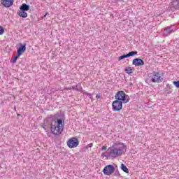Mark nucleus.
<instances>
[{
	"mask_svg": "<svg viewBox=\"0 0 179 179\" xmlns=\"http://www.w3.org/2000/svg\"><path fill=\"white\" fill-rule=\"evenodd\" d=\"M125 149L124 143L115 142L110 148H108L109 152L102 153L103 157H108L109 159H115L118 156H122Z\"/></svg>",
	"mask_w": 179,
	"mask_h": 179,
	"instance_id": "f257e3e1",
	"label": "nucleus"
},
{
	"mask_svg": "<svg viewBox=\"0 0 179 179\" xmlns=\"http://www.w3.org/2000/svg\"><path fill=\"white\" fill-rule=\"evenodd\" d=\"M65 117L63 116L62 119H56L52 120L50 131L53 135H61L62 131H64V121Z\"/></svg>",
	"mask_w": 179,
	"mask_h": 179,
	"instance_id": "f03ea898",
	"label": "nucleus"
},
{
	"mask_svg": "<svg viewBox=\"0 0 179 179\" xmlns=\"http://www.w3.org/2000/svg\"><path fill=\"white\" fill-rule=\"evenodd\" d=\"M164 78L159 72L154 71L148 75V78L145 80L146 83L152 85V83H160L163 82Z\"/></svg>",
	"mask_w": 179,
	"mask_h": 179,
	"instance_id": "7ed1b4c3",
	"label": "nucleus"
},
{
	"mask_svg": "<svg viewBox=\"0 0 179 179\" xmlns=\"http://www.w3.org/2000/svg\"><path fill=\"white\" fill-rule=\"evenodd\" d=\"M115 100L119 101H122L124 104H127V103H129V96L125 94L124 91H119L115 95Z\"/></svg>",
	"mask_w": 179,
	"mask_h": 179,
	"instance_id": "20e7f679",
	"label": "nucleus"
},
{
	"mask_svg": "<svg viewBox=\"0 0 179 179\" xmlns=\"http://www.w3.org/2000/svg\"><path fill=\"white\" fill-rule=\"evenodd\" d=\"M66 143L70 149H73L79 146V140L75 137H72L67 141Z\"/></svg>",
	"mask_w": 179,
	"mask_h": 179,
	"instance_id": "39448f33",
	"label": "nucleus"
},
{
	"mask_svg": "<svg viewBox=\"0 0 179 179\" xmlns=\"http://www.w3.org/2000/svg\"><path fill=\"white\" fill-rule=\"evenodd\" d=\"M176 30H177V28H176L175 25L168 26L164 28L162 34L164 37H168V36H170L171 33H174Z\"/></svg>",
	"mask_w": 179,
	"mask_h": 179,
	"instance_id": "423d86ee",
	"label": "nucleus"
},
{
	"mask_svg": "<svg viewBox=\"0 0 179 179\" xmlns=\"http://www.w3.org/2000/svg\"><path fill=\"white\" fill-rule=\"evenodd\" d=\"M115 171V168L113 165H106L103 169L104 176H111V174H114Z\"/></svg>",
	"mask_w": 179,
	"mask_h": 179,
	"instance_id": "0eeeda50",
	"label": "nucleus"
},
{
	"mask_svg": "<svg viewBox=\"0 0 179 179\" xmlns=\"http://www.w3.org/2000/svg\"><path fill=\"white\" fill-rule=\"evenodd\" d=\"M122 101L117 99L114 101L112 103L113 111H121L122 110Z\"/></svg>",
	"mask_w": 179,
	"mask_h": 179,
	"instance_id": "6e6552de",
	"label": "nucleus"
},
{
	"mask_svg": "<svg viewBox=\"0 0 179 179\" xmlns=\"http://www.w3.org/2000/svg\"><path fill=\"white\" fill-rule=\"evenodd\" d=\"M132 65H134V66H143L145 62L142 59L135 58L133 59Z\"/></svg>",
	"mask_w": 179,
	"mask_h": 179,
	"instance_id": "1a4fd4ad",
	"label": "nucleus"
},
{
	"mask_svg": "<svg viewBox=\"0 0 179 179\" xmlns=\"http://www.w3.org/2000/svg\"><path fill=\"white\" fill-rule=\"evenodd\" d=\"M14 0H1V3L4 8H10L13 5Z\"/></svg>",
	"mask_w": 179,
	"mask_h": 179,
	"instance_id": "9d476101",
	"label": "nucleus"
},
{
	"mask_svg": "<svg viewBox=\"0 0 179 179\" xmlns=\"http://www.w3.org/2000/svg\"><path fill=\"white\" fill-rule=\"evenodd\" d=\"M82 85L78 83L76 86H71L68 88V90H76L77 92H80L82 93Z\"/></svg>",
	"mask_w": 179,
	"mask_h": 179,
	"instance_id": "9b49d317",
	"label": "nucleus"
},
{
	"mask_svg": "<svg viewBox=\"0 0 179 179\" xmlns=\"http://www.w3.org/2000/svg\"><path fill=\"white\" fill-rule=\"evenodd\" d=\"M24 51H26V43H20V47L17 50V54H18V55H22Z\"/></svg>",
	"mask_w": 179,
	"mask_h": 179,
	"instance_id": "f8f14e48",
	"label": "nucleus"
},
{
	"mask_svg": "<svg viewBox=\"0 0 179 179\" xmlns=\"http://www.w3.org/2000/svg\"><path fill=\"white\" fill-rule=\"evenodd\" d=\"M17 15L20 17H22L23 19H26V17H27V13L23 10H19L17 11Z\"/></svg>",
	"mask_w": 179,
	"mask_h": 179,
	"instance_id": "ddd939ff",
	"label": "nucleus"
},
{
	"mask_svg": "<svg viewBox=\"0 0 179 179\" xmlns=\"http://www.w3.org/2000/svg\"><path fill=\"white\" fill-rule=\"evenodd\" d=\"M30 9V5L22 3V6L20 7V10H24L25 12H27V10H29Z\"/></svg>",
	"mask_w": 179,
	"mask_h": 179,
	"instance_id": "4468645a",
	"label": "nucleus"
},
{
	"mask_svg": "<svg viewBox=\"0 0 179 179\" xmlns=\"http://www.w3.org/2000/svg\"><path fill=\"white\" fill-rule=\"evenodd\" d=\"M172 6L175 9H179V0H176V1H173Z\"/></svg>",
	"mask_w": 179,
	"mask_h": 179,
	"instance_id": "2eb2a0df",
	"label": "nucleus"
},
{
	"mask_svg": "<svg viewBox=\"0 0 179 179\" xmlns=\"http://www.w3.org/2000/svg\"><path fill=\"white\" fill-rule=\"evenodd\" d=\"M81 93H83V94H85L86 96H87L89 97V99H93V94L89 93V92H86V91L82 90Z\"/></svg>",
	"mask_w": 179,
	"mask_h": 179,
	"instance_id": "dca6fc26",
	"label": "nucleus"
},
{
	"mask_svg": "<svg viewBox=\"0 0 179 179\" xmlns=\"http://www.w3.org/2000/svg\"><path fill=\"white\" fill-rule=\"evenodd\" d=\"M133 71L134 70L132 69V67H130V66H127L125 69L126 73H128L129 75H131V73H132Z\"/></svg>",
	"mask_w": 179,
	"mask_h": 179,
	"instance_id": "f3484780",
	"label": "nucleus"
},
{
	"mask_svg": "<svg viewBox=\"0 0 179 179\" xmlns=\"http://www.w3.org/2000/svg\"><path fill=\"white\" fill-rule=\"evenodd\" d=\"M121 169L124 173H129L128 168L124 164H121Z\"/></svg>",
	"mask_w": 179,
	"mask_h": 179,
	"instance_id": "a211bd4d",
	"label": "nucleus"
},
{
	"mask_svg": "<svg viewBox=\"0 0 179 179\" xmlns=\"http://www.w3.org/2000/svg\"><path fill=\"white\" fill-rule=\"evenodd\" d=\"M138 52L137 51H131L127 53V57L129 58V57H134V55H137Z\"/></svg>",
	"mask_w": 179,
	"mask_h": 179,
	"instance_id": "6ab92c4d",
	"label": "nucleus"
},
{
	"mask_svg": "<svg viewBox=\"0 0 179 179\" xmlns=\"http://www.w3.org/2000/svg\"><path fill=\"white\" fill-rule=\"evenodd\" d=\"M124 58H128V55H122V56L119 57L118 61H122V59H124Z\"/></svg>",
	"mask_w": 179,
	"mask_h": 179,
	"instance_id": "aec40b11",
	"label": "nucleus"
},
{
	"mask_svg": "<svg viewBox=\"0 0 179 179\" xmlns=\"http://www.w3.org/2000/svg\"><path fill=\"white\" fill-rule=\"evenodd\" d=\"M19 57H20V55H19V54L17 53V55L13 59V64H16V62L17 61V58H19Z\"/></svg>",
	"mask_w": 179,
	"mask_h": 179,
	"instance_id": "412c9836",
	"label": "nucleus"
},
{
	"mask_svg": "<svg viewBox=\"0 0 179 179\" xmlns=\"http://www.w3.org/2000/svg\"><path fill=\"white\" fill-rule=\"evenodd\" d=\"M3 33H5V29H3V27L0 26V36H1V34H3Z\"/></svg>",
	"mask_w": 179,
	"mask_h": 179,
	"instance_id": "4be33fe9",
	"label": "nucleus"
},
{
	"mask_svg": "<svg viewBox=\"0 0 179 179\" xmlns=\"http://www.w3.org/2000/svg\"><path fill=\"white\" fill-rule=\"evenodd\" d=\"M173 83L176 87L179 88V81H173Z\"/></svg>",
	"mask_w": 179,
	"mask_h": 179,
	"instance_id": "5701e85b",
	"label": "nucleus"
},
{
	"mask_svg": "<svg viewBox=\"0 0 179 179\" xmlns=\"http://www.w3.org/2000/svg\"><path fill=\"white\" fill-rule=\"evenodd\" d=\"M102 150H107V146L106 145L102 146Z\"/></svg>",
	"mask_w": 179,
	"mask_h": 179,
	"instance_id": "b1692460",
	"label": "nucleus"
},
{
	"mask_svg": "<svg viewBox=\"0 0 179 179\" xmlns=\"http://www.w3.org/2000/svg\"><path fill=\"white\" fill-rule=\"evenodd\" d=\"M96 99H101V96H100V94H97L96 95Z\"/></svg>",
	"mask_w": 179,
	"mask_h": 179,
	"instance_id": "393cba45",
	"label": "nucleus"
},
{
	"mask_svg": "<svg viewBox=\"0 0 179 179\" xmlns=\"http://www.w3.org/2000/svg\"><path fill=\"white\" fill-rule=\"evenodd\" d=\"M47 15H48V13H46L44 15V17H45V16H47Z\"/></svg>",
	"mask_w": 179,
	"mask_h": 179,
	"instance_id": "a878e982",
	"label": "nucleus"
},
{
	"mask_svg": "<svg viewBox=\"0 0 179 179\" xmlns=\"http://www.w3.org/2000/svg\"><path fill=\"white\" fill-rule=\"evenodd\" d=\"M17 117H20V114L17 113Z\"/></svg>",
	"mask_w": 179,
	"mask_h": 179,
	"instance_id": "bb28decb",
	"label": "nucleus"
},
{
	"mask_svg": "<svg viewBox=\"0 0 179 179\" xmlns=\"http://www.w3.org/2000/svg\"><path fill=\"white\" fill-rule=\"evenodd\" d=\"M88 146H93V144H90V145H88Z\"/></svg>",
	"mask_w": 179,
	"mask_h": 179,
	"instance_id": "cd10ccee",
	"label": "nucleus"
},
{
	"mask_svg": "<svg viewBox=\"0 0 179 179\" xmlns=\"http://www.w3.org/2000/svg\"><path fill=\"white\" fill-rule=\"evenodd\" d=\"M178 179H179V178H178Z\"/></svg>",
	"mask_w": 179,
	"mask_h": 179,
	"instance_id": "c85d7f7f",
	"label": "nucleus"
}]
</instances>
